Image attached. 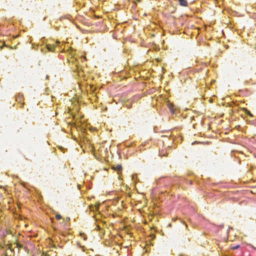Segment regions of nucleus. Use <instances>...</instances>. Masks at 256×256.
Returning a JSON list of instances; mask_svg holds the SVG:
<instances>
[{
	"mask_svg": "<svg viewBox=\"0 0 256 256\" xmlns=\"http://www.w3.org/2000/svg\"><path fill=\"white\" fill-rule=\"evenodd\" d=\"M56 218L57 220H60L62 218V216L59 214H57L56 216Z\"/></svg>",
	"mask_w": 256,
	"mask_h": 256,
	"instance_id": "nucleus-6",
	"label": "nucleus"
},
{
	"mask_svg": "<svg viewBox=\"0 0 256 256\" xmlns=\"http://www.w3.org/2000/svg\"><path fill=\"white\" fill-rule=\"evenodd\" d=\"M114 168L116 170H118V174H119V172H120L122 170V166L120 164H118L117 166H116V167H114Z\"/></svg>",
	"mask_w": 256,
	"mask_h": 256,
	"instance_id": "nucleus-4",
	"label": "nucleus"
},
{
	"mask_svg": "<svg viewBox=\"0 0 256 256\" xmlns=\"http://www.w3.org/2000/svg\"><path fill=\"white\" fill-rule=\"evenodd\" d=\"M168 107L170 110V112L172 113H174V109H173V105L172 104H168Z\"/></svg>",
	"mask_w": 256,
	"mask_h": 256,
	"instance_id": "nucleus-5",
	"label": "nucleus"
},
{
	"mask_svg": "<svg viewBox=\"0 0 256 256\" xmlns=\"http://www.w3.org/2000/svg\"><path fill=\"white\" fill-rule=\"evenodd\" d=\"M59 42H56L52 44H48L46 45V48L49 52H54V49L56 46V44H59Z\"/></svg>",
	"mask_w": 256,
	"mask_h": 256,
	"instance_id": "nucleus-1",
	"label": "nucleus"
},
{
	"mask_svg": "<svg viewBox=\"0 0 256 256\" xmlns=\"http://www.w3.org/2000/svg\"><path fill=\"white\" fill-rule=\"evenodd\" d=\"M180 4L182 6H188V2L186 0H178Z\"/></svg>",
	"mask_w": 256,
	"mask_h": 256,
	"instance_id": "nucleus-2",
	"label": "nucleus"
},
{
	"mask_svg": "<svg viewBox=\"0 0 256 256\" xmlns=\"http://www.w3.org/2000/svg\"><path fill=\"white\" fill-rule=\"evenodd\" d=\"M24 98L22 94H18L16 97V101L18 102H22Z\"/></svg>",
	"mask_w": 256,
	"mask_h": 256,
	"instance_id": "nucleus-3",
	"label": "nucleus"
},
{
	"mask_svg": "<svg viewBox=\"0 0 256 256\" xmlns=\"http://www.w3.org/2000/svg\"><path fill=\"white\" fill-rule=\"evenodd\" d=\"M239 247H240L239 245H236V246H232V248L233 249V250H236V249H238V248H239Z\"/></svg>",
	"mask_w": 256,
	"mask_h": 256,
	"instance_id": "nucleus-7",
	"label": "nucleus"
},
{
	"mask_svg": "<svg viewBox=\"0 0 256 256\" xmlns=\"http://www.w3.org/2000/svg\"><path fill=\"white\" fill-rule=\"evenodd\" d=\"M138 0V2H140V0Z\"/></svg>",
	"mask_w": 256,
	"mask_h": 256,
	"instance_id": "nucleus-8",
	"label": "nucleus"
}]
</instances>
